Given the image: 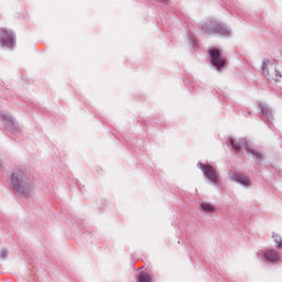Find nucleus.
<instances>
[{
	"mask_svg": "<svg viewBox=\"0 0 282 282\" xmlns=\"http://www.w3.org/2000/svg\"><path fill=\"white\" fill-rule=\"evenodd\" d=\"M140 282H151V275L148 273H141L139 276Z\"/></svg>",
	"mask_w": 282,
	"mask_h": 282,
	"instance_id": "f8f14e48",
	"label": "nucleus"
},
{
	"mask_svg": "<svg viewBox=\"0 0 282 282\" xmlns=\"http://www.w3.org/2000/svg\"><path fill=\"white\" fill-rule=\"evenodd\" d=\"M214 34H220V36H228V34H230V31L221 25H216L214 28Z\"/></svg>",
	"mask_w": 282,
	"mask_h": 282,
	"instance_id": "1a4fd4ad",
	"label": "nucleus"
},
{
	"mask_svg": "<svg viewBox=\"0 0 282 282\" xmlns=\"http://www.w3.org/2000/svg\"><path fill=\"white\" fill-rule=\"evenodd\" d=\"M0 43L2 47H12V45H14V35L12 32L2 29L0 32Z\"/></svg>",
	"mask_w": 282,
	"mask_h": 282,
	"instance_id": "20e7f679",
	"label": "nucleus"
},
{
	"mask_svg": "<svg viewBox=\"0 0 282 282\" xmlns=\"http://www.w3.org/2000/svg\"><path fill=\"white\" fill-rule=\"evenodd\" d=\"M200 169H202L203 173L206 175V177H208V180L210 182H213L214 184H217V182H218L217 171L215 170V167H213V165L200 164Z\"/></svg>",
	"mask_w": 282,
	"mask_h": 282,
	"instance_id": "423d86ee",
	"label": "nucleus"
},
{
	"mask_svg": "<svg viewBox=\"0 0 282 282\" xmlns=\"http://www.w3.org/2000/svg\"><path fill=\"white\" fill-rule=\"evenodd\" d=\"M262 74L267 76L269 80H279L281 73L276 69V62H267L263 64Z\"/></svg>",
	"mask_w": 282,
	"mask_h": 282,
	"instance_id": "f03ea898",
	"label": "nucleus"
},
{
	"mask_svg": "<svg viewBox=\"0 0 282 282\" xmlns=\"http://www.w3.org/2000/svg\"><path fill=\"white\" fill-rule=\"evenodd\" d=\"M272 237L278 246V248H282V238L279 234H273Z\"/></svg>",
	"mask_w": 282,
	"mask_h": 282,
	"instance_id": "9b49d317",
	"label": "nucleus"
},
{
	"mask_svg": "<svg viewBox=\"0 0 282 282\" xmlns=\"http://www.w3.org/2000/svg\"><path fill=\"white\" fill-rule=\"evenodd\" d=\"M264 259H267V261H270L271 263H274V261H279L281 257H279V252H276L275 250L269 249L264 252Z\"/></svg>",
	"mask_w": 282,
	"mask_h": 282,
	"instance_id": "6e6552de",
	"label": "nucleus"
},
{
	"mask_svg": "<svg viewBox=\"0 0 282 282\" xmlns=\"http://www.w3.org/2000/svg\"><path fill=\"white\" fill-rule=\"evenodd\" d=\"M231 147L234 151H240L241 150V144L246 147L248 153H251V155L256 156V159L260 160L261 159V153H259L257 150L250 148V144H248V141L243 143V140H239L238 142L235 141V139L230 140Z\"/></svg>",
	"mask_w": 282,
	"mask_h": 282,
	"instance_id": "7ed1b4c3",
	"label": "nucleus"
},
{
	"mask_svg": "<svg viewBox=\"0 0 282 282\" xmlns=\"http://www.w3.org/2000/svg\"><path fill=\"white\" fill-rule=\"evenodd\" d=\"M11 184L14 191L21 195H28L32 191V182H30V178L23 172H14L11 175Z\"/></svg>",
	"mask_w": 282,
	"mask_h": 282,
	"instance_id": "f257e3e1",
	"label": "nucleus"
},
{
	"mask_svg": "<svg viewBox=\"0 0 282 282\" xmlns=\"http://www.w3.org/2000/svg\"><path fill=\"white\" fill-rule=\"evenodd\" d=\"M200 208L205 213H215V207L210 203H202Z\"/></svg>",
	"mask_w": 282,
	"mask_h": 282,
	"instance_id": "9d476101",
	"label": "nucleus"
},
{
	"mask_svg": "<svg viewBox=\"0 0 282 282\" xmlns=\"http://www.w3.org/2000/svg\"><path fill=\"white\" fill-rule=\"evenodd\" d=\"M209 55L215 67H224V65H226V59H224V56H221V52L219 50H210Z\"/></svg>",
	"mask_w": 282,
	"mask_h": 282,
	"instance_id": "39448f33",
	"label": "nucleus"
},
{
	"mask_svg": "<svg viewBox=\"0 0 282 282\" xmlns=\"http://www.w3.org/2000/svg\"><path fill=\"white\" fill-rule=\"evenodd\" d=\"M232 182H237V184H241V186H250V178L241 173H235L231 175Z\"/></svg>",
	"mask_w": 282,
	"mask_h": 282,
	"instance_id": "0eeeda50",
	"label": "nucleus"
}]
</instances>
